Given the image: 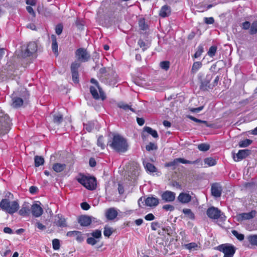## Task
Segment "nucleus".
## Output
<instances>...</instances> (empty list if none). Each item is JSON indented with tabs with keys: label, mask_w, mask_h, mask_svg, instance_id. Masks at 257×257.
Listing matches in <instances>:
<instances>
[{
	"label": "nucleus",
	"mask_w": 257,
	"mask_h": 257,
	"mask_svg": "<svg viewBox=\"0 0 257 257\" xmlns=\"http://www.w3.org/2000/svg\"><path fill=\"white\" fill-rule=\"evenodd\" d=\"M107 145L117 153H124L128 150V145L126 140L118 134H114Z\"/></svg>",
	"instance_id": "nucleus-1"
},
{
	"label": "nucleus",
	"mask_w": 257,
	"mask_h": 257,
	"mask_svg": "<svg viewBox=\"0 0 257 257\" xmlns=\"http://www.w3.org/2000/svg\"><path fill=\"white\" fill-rule=\"evenodd\" d=\"M20 207L17 200L10 201L8 199H3L0 202V208L4 211L10 214H13L17 212Z\"/></svg>",
	"instance_id": "nucleus-2"
},
{
	"label": "nucleus",
	"mask_w": 257,
	"mask_h": 257,
	"mask_svg": "<svg viewBox=\"0 0 257 257\" xmlns=\"http://www.w3.org/2000/svg\"><path fill=\"white\" fill-rule=\"evenodd\" d=\"M77 181L89 190L95 189L96 187V180L93 177H87L80 174L76 178Z\"/></svg>",
	"instance_id": "nucleus-3"
},
{
	"label": "nucleus",
	"mask_w": 257,
	"mask_h": 257,
	"mask_svg": "<svg viewBox=\"0 0 257 257\" xmlns=\"http://www.w3.org/2000/svg\"><path fill=\"white\" fill-rule=\"evenodd\" d=\"M90 82L94 85L90 87V91L93 97L96 100L101 98L102 100H104L106 97L102 89L99 85L98 81L94 78H91Z\"/></svg>",
	"instance_id": "nucleus-4"
},
{
	"label": "nucleus",
	"mask_w": 257,
	"mask_h": 257,
	"mask_svg": "<svg viewBox=\"0 0 257 257\" xmlns=\"http://www.w3.org/2000/svg\"><path fill=\"white\" fill-rule=\"evenodd\" d=\"M11 120L8 115L0 111V135L7 134L11 129Z\"/></svg>",
	"instance_id": "nucleus-5"
},
{
	"label": "nucleus",
	"mask_w": 257,
	"mask_h": 257,
	"mask_svg": "<svg viewBox=\"0 0 257 257\" xmlns=\"http://www.w3.org/2000/svg\"><path fill=\"white\" fill-rule=\"evenodd\" d=\"M200 85V89L203 91H207L209 89H212V84L210 83L212 79V75L209 74L204 76L202 73H200L198 75Z\"/></svg>",
	"instance_id": "nucleus-6"
},
{
	"label": "nucleus",
	"mask_w": 257,
	"mask_h": 257,
	"mask_svg": "<svg viewBox=\"0 0 257 257\" xmlns=\"http://www.w3.org/2000/svg\"><path fill=\"white\" fill-rule=\"evenodd\" d=\"M216 249L224 253L223 257H232L235 252V247L230 244H222L218 245Z\"/></svg>",
	"instance_id": "nucleus-7"
},
{
	"label": "nucleus",
	"mask_w": 257,
	"mask_h": 257,
	"mask_svg": "<svg viewBox=\"0 0 257 257\" xmlns=\"http://www.w3.org/2000/svg\"><path fill=\"white\" fill-rule=\"evenodd\" d=\"M206 214L208 217L213 219H218L219 218L223 219L225 218L223 213L219 209L213 206L207 209Z\"/></svg>",
	"instance_id": "nucleus-8"
},
{
	"label": "nucleus",
	"mask_w": 257,
	"mask_h": 257,
	"mask_svg": "<svg viewBox=\"0 0 257 257\" xmlns=\"http://www.w3.org/2000/svg\"><path fill=\"white\" fill-rule=\"evenodd\" d=\"M75 56L77 59V61L81 62H86L89 61L90 58L89 53L86 49L83 48H80L75 51Z\"/></svg>",
	"instance_id": "nucleus-9"
},
{
	"label": "nucleus",
	"mask_w": 257,
	"mask_h": 257,
	"mask_svg": "<svg viewBox=\"0 0 257 257\" xmlns=\"http://www.w3.org/2000/svg\"><path fill=\"white\" fill-rule=\"evenodd\" d=\"M160 197L164 202H172L175 199L176 193L171 191L166 190L161 192Z\"/></svg>",
	"instance_id": "nucleus-10"
},
{
	"label": "nucleus",
	"mask_w": 257,
	"mask_h": 257,
	"mask_svg": "<svg viewBox=\"0 0 257 257\" xmlns=\"http://www.w3.org/2000/svg\"><path fill=\"white\" fill-rule=\"evenodd\" d=\"M250 151L248 149L240 150L238 153L235 154L232 153V158L235 162H239L241 160L245 159L249 155Z\"/></svg>",
	"instance_id": "nucleus-11"
},
{
	"label": "nucleus",
	"mask_w": 257,
	"mask_h": 257,
	"mask_svg": "<svg viewBox=\"0 0 257 257\" xmlns=\"http://www.w3.org/2000/svg\"><path fill=\"white\" fill-rule=\"evenodd\" d=\"M257 214L255 210H251L248 213H242L237 214L236 218L237 221L241 222L245 220H249L254 218Z\"/></svg>",
	"instance_id": "nucleus-12"
},
{
	"label": "nucleus",
	"mask_w": 257,
	"mask_h": 257,
	"mask_svg": "<svg viewBox=\"0 0 257 257\" xmlns=\"http://www.w3.org/2000/svg\"><path fill=\"white\" fill-rule=\"evenodd\" d=\"M37 50V44L34 42H30L28 44L26 49L23 52V56L24 57H29L36 52Z\"/></svg>",
	"instance_id": "nucleus-13"
},
{
	"label": "nucleus",
	"mask_w": 257,
	"mask_h": 257,
	"mask_svg": "<svg viewBox=\"0 0 257 257\" xmlns=\"http://www.w3.org/2000/svg\"><path fill=\"white\" fill-rule=\"evenodd\" d=\"M211 191L212 196L219 197L221 196L222 191V186L219 183H213L211 186Z\"/></svg>",
	"instance_id": "nucleus-14"
},
{
	"label": "nucleus",
	"mask_w": 257,
	"mask_h": 257,
	"mask_svg": "<svg viewBox=\"0 0 257 257\" xmlns=\"http://www.w3.org/2000/svg\"><path fill=\"white\" fill-rule=\"evenodd\" d=\"M67 236L74 237L78 242H82L83 241L84 237L83 234L79 231H70L67 232L66 234Z\"/></svg>",
	"instance_id": "nucleus-15"
},
{
	"label": "nucleus",
	"mask_w": 257,
	"mask_h": 257,
	"mask_svg": "<svg viewBox=\"0 0 257 257\" xmlns=\"http://www.w3.org/2000/svg\"><path fill=\"white\" fill-rule=\"evenodd\" d=\"M31 208L32 215L36 217H40L43 213V209L39 204H34Z\"/></svg>",
	"instance_id": "nucleus-16"
},
{
	"label": "nucleus",
	"mask_w": 257,
	"mask_h": 257,
	"mask_svg": "<svg viewBox=\"0 0 257 257\" xmlns=\"http://www.w3.org/2000/svg\"><path fill=\"white\" fill-rule=\"evenodd\" d=\"M54 223L58 227H64L67 226L66 219L61 214L55 216Z\"/></svg>",
	"instance_id": "nucleus-17"
},
{
	"label": "nucleus",
	"mask_w": 257,
	"mask_h": 257,
	"mask_svg": "<svg viewBox=\"0 0 257 257\" xmlns=\"http://www.w3.org/2000/svg\"><path fill=\"white\" fill-rule=\"evenodd\" d=\"M145 203L148 206L156 207L159 203V199L154 196L148 197L145 200Z\"/></svg>",
	"instance_id": "nucleus-18"
},
{
	"label": "nucleus",
	"mask_w": 257,
	"mask_h": 257,
	"mask_svg": "<svg viewBox=\"0 0 257 257\" xmlns=\"http://www.w3.org/2000/svg\"><path fill=\"white\" fill-rule=\"evenodd\" d=\"M118 212L114 208H110L106 210L105 216L108 220L114 219L117 216Z\"/></svg>",
	"instance_id": "nucleus-19"
},
{
	"label": "nucleus",
	"mask_w": 257,
	"mask_h": 257,
	"mask_svg": "<svg viewBox=\"0 0 257 257\" xmlns=\"http://www.w3.org/2000/svg\"><path fill=\"white\" fill-rule=\"evenodd\" d=\"M191 196L186 193L181 192L178 196V200L182 204H186L191 200Z\"/></svg>",
	"instance_id": "nucleus-20"
},
{
	"label": "nucleus",
	"mask_w": 257,
	"mask_h": 257,
	"mask_svg": "<svg viewBox=\"0 0 257 257\" xmlns=\"http://www.w3.org/2000/svg\"><path fill=\"white\" fill-rule=\"evenodd\" d=\"M91 217L87 215L80 216L78 218V223L82 226H87L91 223Z\"/></svg>",
	"instance_id": "nucleus-21"
},
{
	"label": "nucleus",
	"mask_w": 257,
	"mask_h": 257,
	"mask_svg": "<svg viewBox=\"0 0 257 257\" xmlns=\"http://www.w3.org/2000/svg\"><path fill=\"white\" fill-rule=\"evenodd\" d=\"M171 14V8L167 5L163 6L159 12V15L162 18L168 17Z\"/></svg>",
	"instance_id": "nucleus-22"
},
{
	"label": "nucleus",
	"mask_w": 257,
	"mask_h": 257,
	"mask_svg": "<svg viewBox=\"0 0 257 257\" xmlns=\"http://www.w3.org/2000/svg\"><path fill=\"white\" fill-rule=\"evenodd\" d=\"M185 163V161H184V158H176L173 161L167 163L165 164V167H170L172 166H177L179 163H182L184 164Z\"/></svg>",
	"instance_id": "nucleus-23"
},
{
	"label": "nucleus",
	"mask_w": 257,
	"mask_h": 257,
	"mask_svg": "<svg viewBox=\"0 0 257 257\" xmlns=\"http://www.w3.org/2000/svg\"><path fill=\"white\" fill-rule=\"evenodd\" d=\"M30 211V207L27 203H25L22 205L21 209L19 211V214L21 216H27Z\"/></svg>",
	"instance_id": "nucleus-24"
},
{
	"label": "nucleus",
	"mask_w": 257,
	"mask_h": 257,
	"mask_svg": "<svg viewBox=\"0 0 257 257\" xmlns=\"http://www.w3.org/2000/svg\"><path fill=\"white\" fill-rule=\"evenodd\" d=\"M12 105L15 108H18L22 106L23 104V100L20 97L13 96L12 97Z\"/></svg>",
	"instance_id": "nucleus-25"
},
{
	"label": "nucleus",
	"mask_w": 257,
	"mask_h": 257,
	"mask_svg": "<svg viewBox=\"0 0 257 257\" xmlns=\"http://www.w3.org/2000/svg\"><path fill=\"white\" fill-rule=\"evenodd\" d=\"M143 165L147 171H149L151 173H155L157 172V168L153 164L144 161Z\"/></svg>",
	"instance_id": "nucleus-26"
},
{
	"label": "nucleus",
	"mask_w": 257,
	"mask_h": 257,
	"mask_svg": "<svg viewBox=\"0 0 257 257\" xmlns=\"http://www.w3.org/2000/svg\"><path fill=\"white\" fill-rule=\"evenodd\" d=\"M51 37L52 41V49L55 54L58 56V44L56 37L54 35H52Z\"/></svg>",
	"instance_id": "nucleus-27"
},
{
	"label": "nucleus",
	"mask_w": 257,
	"mask_h": 257,
	"mask_svg": "<svg viewBox=\"0 0 257 257\" xmlns=\"http://www.w3.org/2000/svg\"><path fill=\"white\" fill-rule=\"evenodd\" d=\"M66 165L61 163H55L53 166V169L55 172L59 173L63 171L66 168Z\"/></svg>",
	"instance_id": "nucleus-28"
},
{
	"label": "nucleus",
	"mask_w": 257,
	"mask_h": 257,
	"mask_svg": "<svg viewBox=\"0 0 257 257\" xmlns=\"http://www.w3.org/2000/svg\"><path fill=\"white\" fill-rule=\"evenodd\" d=\"M184 246L185 249L189 250L190 251L196 250L198 248V246L196 242H191L185 244Z\"/></svg>",
	"instance_id": "nucleus-29"
},
{
	"label": "nucleus",
	"mask_w": 257,
	"mask_h": 257,
	"mask_svg": "<svg viewBox=\"0 0 257 257\" xmlns=\"http://www.w3.org/2000/svg\"><path fill=\"white\" fill-rule=\"evenodd\" d=\"M247 239L251 245L257 246V234L249 235Z\"/></svg>",
	"instance_id": "nucleus-30"
},
{
	"label": "nucleus",
	"mask_w": 257,
	"mask_h": 257,
	"mask_svg": "<svg viewBox=\"0 0 257 257\" xmlns=\"http://www.w3.org/2000/svg\"><path fill=\"white\" fill-rule=\"evenodd\" d=\"M144 130L145 132L151 135L154 138H157L159 137L157 131L155 130L152 129L150 127L145 126L144 128Z\"/></svg>",
	"instance_id": "nucleus-31"
},
{
	"label": "nucleus",
	"mask_w": 257,
	"mask_h": 257,
	"mask_svg": "<svg viewBox=\"0 0 257 257\" xmlns=\"http://www.w3.org/2000/svg\"><path fill=\"white\" fill-rule=\"evenodd\" d=\"M202 66V64L201 62L197 61L194 62L192 67L191 72L193 74L196 73L198 70L201 68Z\"/></svg>",
	"instance_id": "nucleus-32"
},
{
	"label": "nucleus",
	"mask_w": 257,
	"mask_h": 257,
	"mask_svg": "<svg viewBox=\"0 0 257 257\" xmlns=\"http://www.w3.org/2000/svg\"><path fill=\"white\" fill-rule=\"evenodd\" d=\"M63 120V115L60 113H58L53 115V121L54 123H56L57 125L60 124L62 122Z\"/></svg>",
	"instance_id": "nucleus-33"
},
{
	"label": "nucleus",
	"mask_w": 257,
	"mask_h": 257,
	"mask_svg": "<svg viewBox=\"0 0 257 257\" xmlns=\"http://www.w3.org/2000/svg\"><path fill=\"white\" fill-rule=\"evenodd\" d=\"M35 160V166L36 167H38L41 165H42L44 163V159L41 156H36L34 158Z\"/></svg>",
	"instance_id": "nucleus-34"
},
{
	"label": "nucleus",
	"mask_w": 257,
	"mask_h": 257,
	"mask_svg": "<svg viewBox=\"0 0 257 257\" xmlns=\"http://www.w3.org/2000/svg\"><path fill=\"white\" fill-rule=\"evenodd\" d=\"M204 162L208 166H213L216 164V160L212 157L205 158Z\"/></svg>",
	"instance_id": "nucleus-35"
},
{
	"label": "nucleus",
	"mask_w": 257,
	"mask_h": 257,
	"mask_svg": "<svg viewBox=\"0 0 257 257\" xmlns=\"http://www.w3.org/2000/svg\"><path fill=\"white\" fill-rule=\"evenodd\" d=\"M183 212L188 218L192 220L195 219V215L190 209H183Z\"/></svg>",
	"instance_id": "nucleus-36"
},
{
	"label": "nucleus",
	"mask_w": 257,
	"mask_h": 257,
	"mask_svg": "<svg viewBox=\"0 0 257 257\" xmlns=\"http://www.w3.org/2000/svg\"><path fill=\"white\" fill-rule=\"evenodd\" d=\"M117 106L118 107H119L121 109H123V110H124L125 111L130 109L134 112H135V110L133 108L131 107V106L128 105L127 104H125L123 102L118 103L117 104Z\"/></svg>",
	"instance_id": "nucleus-37"
},
{
	"label": "nucleus",
	"mask_w": 257,
	"mask_h": 257,
	"mask_svg": "<svg viewBox=\"0 0 257 257\" xmlns=\"http://www.w3.org/2000/svg\"><path fill=\"white\" fill-rule=\"evenodd\" d=\"M252 142V141L249 139H245L243 141H241L239 142L238 145L240 148L247 147L250 145Z\"/></svg>",
	"instance_id": "nucleus-38"
},
{
	"label": "nucleus",
	"mask_w": 257,
	"mask_h": 257,
	"mask_svg": "<svg viewBox=\"0 0 257 257\" xmlns=\"http://www.w3.org/2000/svg\"><path fill=\"white\" fill-rule=\"evenodd\" d=\"M80 63L78 61L76 60L72 62L70 67L71 72L78 71V69L80 67Z\"/></svg>",
	"instance_id": "nucleus-39"
},
{
	"label": "nucleus",
	"mask_w": 257,
	"mask_h": 257,
	"mask_svg": "<svg viewBox=\"0 0 257 257\" xmlns=\"http://www.w3.org/2000/svg\"><path fill=\"white\" fill-rule=\"evenodd\" d=\"M257 33V21H254L250 25L249 34L253 35Z\"/></svg>",
	"instance_id": "nucleus-40"
},
{
	"label": "nucleus",
	"mask_w": 257,
	"mask_h": 257,
	"mask_svg": "<svg viewBox=\"0 0 257 257\" xmlns=\"http://www.w3.org/2000/svg\"><path fill=\"white\" fill-rule=\"evenodd\" d=\"M90 234L92 235L93 237L99 240L102 236L101 231L99 229L95 230L92 231Z\"/></svg>",
	"instance_id": "nucleus-41"
},
{
	"label": "nucleus",
	"mask_w": 257,
	"mask_h": 257,
	"mask_svg": "<svg viewBox=\"0 0 257 257\" xmlns=\"http://www.w3.org/2000/svg\"><path fill=\"white\" fill-rule=\"evenodd\" d=\"M113 233L112 228L105 226L104 228L103 234L105 236L109 237Z\"/></svg>",
	"instance_id": "nucleus-42"
},
{
	"label": "nucleus",
	"mask_w": 257,
	"mask_h": 257,
	"mask_svg": "<svg viewBox=\"0 0 257 257\" xmlns=\"http://www.w3.org/2000/svg\"><path fill=\"white\" fill-rule=\"evenodd\" d=\"M138 44L140 47L142 49L143 51H145L147 50L149 47V45L146 43L143 40L140 39L138 42Z\"/></svg>",
	"instance_id": "nucleus-43"
},
{
	"label": "nucleus",
	"mask_w": 257,
	"mask_h": 257,
	"mask_svg": "<svg viewBox=\"0 0 257 257\" xmlns=\"http://www.w3.org/2000/svg\"><path fill=\"white\" fill-rule=\"evenodd\" d=\"M184 161H185V163H184V164H194V165H197L198 166L202 165L201 159L200 158L197 159L196 160L193 161H190L184 159Z\"/></svg>",
	"instance_id": "nucleus-44"
},
{
	"label": "nucleus",
	"mask_w": 257,
	"mask_h": 257,
	"mask_svg": "<svg viewBox=\"0 0 257 257\" xmlns=\"http://www.w3.org/2000/svg\"><path fill=\"white\" fill-rule=\"evenodd\" d=\"M94 122H89L87 123L84 124V128L88 132H91L94 128Z\"/></svg>",
	"instance_id": "nucleus-45"
},
{
	"label": "nucleus",
	"mask_w": 257,
	"mask_h": 257,
	"mask_svg": "<svg viewBox=\"0 0 257 257\" xmlns=\"http://www.w3.org/2000/svg\"><path fill=\"white\" fill-rule=\"evenodd\" d=\"M203 51H204V49H203V46L200 45L197 47V50L196 52H195V53L194 54V57L195 58H198L199 57H200L201 55V54H202Z\"/></svg>",
	"instance_id": "nucleus-46"
},
{
	"label": "nucleus",
	"mask_w": 257,
	"mask_h": 257,
	"mask_svg": "<svg viewBox=\"0 0 257 257\" xmlns=\"http://www.w3.org/2000/svg\"><path fill=\"white\" fill-rule=\"evenodd\" d=\"M216 51H217V47L216 46H212L209 48V49L207 52V54L210 57H213V56H215Z\"/></svg>",
	"instance_id": "nucleus-47"
},
{
	"label": "nucleus",
	"mask_w": 257,
	"mask_h": 257,
	"mask_svg": "<svg viewBox=\"0 0 257 257\" xmlns=\"http://www.w3.org/2000/svg\"><path fill=\"white\" fill-rule=\"evenodd\" d=\"M97 146L100 147L102 149H104L105 148V144L104 143V138L102 136H100L98 138Z\"/></svg>",
	"instance_id": "nucleus-48"
},
{
	"label": "nucleus",
	"mask_w": 257,
	"mask_h": 257,
	"mask_svg": "<svg viewBox=\"0 0 257 257\" xmlns=\"http://www.w3.org/2000/svg\"><path fill=\"white\" fill-rule=\"evenodd\" d=\"M232 234L235 236L239 240L241 241L244 239V236L243 234L239 233L237 231L233 230L231 231Z\"/></svg>",
	"instance_id": "nucleus-49"
},
{
	"label": "nucleus",
	"mask_w": 257,
	"mask_h": 257,
	"mask_svg": "<svg viewBox=\"0 0 257 257\" xmlns=\"http://www.w3.org/2000/svg\"><path fill=\"white\" fill-rule=\"evenodd\" d=\"M198 148L201 151H207L210 149V146L207 144L202 143L198 145Z\"/></svg>",
	"instance_id": "nucleus-50"
},
{
	"label": "nucleus",
	"mask_w": 257,
	"mask_h": 257,
	"mask_svg": "<svg viewBox=\"0 0 257 257\" xmlns=\"http://www.w3.org/2000/svg\"><path fill=\"white\" fill-rule=\"evenodd\" d=\"M53 248L54 250H58L60 248V241L58 239H54L52 240Z\"/></svg>",
	"instance_id": "nucleus-51"
},
{
	"label": "nucleus",
	"mask_w": 257,
	"mask_h": 257,
	"mask_svg": "<svg viewBox=\"0 0 257 257\" xmlns=\"http://www.w3.org/2000/svg\"><path fill=\"white\" fill-rule=\"evenodd\" d=\"M160 67L165 70H168L170 67V62L168 61H164L160 63Z\"/></svg>",
	"instance_id": "nucleus-52"
},
{
	"label": "nucleus",
	"mask_w": 257,
	"mask_h": 257,
	"mask_svg": "<svg viewBox=\"0 0 257 257\" xmlns=\"http://www.w3.org/2000/svg\"><path fill=\"white\" fill-rule=\"evenodd\" d=\"M71 73L73 81L75 83H78L79 82L78 71L71 72Z\"/></svg>",
	"instance_id": "nucleus-53"
},
{
	"label": "nucleus",
	"mask_w": 257,
	"mask_h": 257,
	"mask_svg": "<svg viewBox=\"0 0 257 257\" xmlns=\"http://www.w3.org/2000/svg\"><path fill=\"white\" fill-rule=\"evenodd\" d=\"M146 149L148 151H151L152 150H155L157 149V146L156 144L153 143H150L148 145H147L146 147Z\"/></svg>",
	"instance_id": "nucleus-54"
},
{
	"label": "nucleus",
	"mask_w": 257,
	"mask_h": 257,
	"mask_svg": "<svg viewBox=\"0 0 257 257\" xmlns=\"http://www.w3.org/2000/svg\"><path fill=\"white\" fill-rule=\"evenodd\" d=\"M98 241V240H97L96 239L94 238L93 237H88L86 239V242L87 244L94 245L96 244Z\"/></svg>",
	"instance_id": "nucleus-55"
},
{
	"label": "nucleus",
	"mask_w": 257,
	"mask_h": 257,
	"mask_svg": "<svg viewBox=\"0 0 257 257\" xmlns=\"http://www.w3.org/2000/svg\"><path fill=\"white\" fill-rule=\"evenodd\" d=\"M204 22L207 25L213 24L214 23V19L213 17L204 18Z\"/></svg>",
	"instance_id": "nucleus-56"
},
{
	"label": "nucleus",
	"mask_w": 257,
	"mask_h": 257,
	"mask_svg": "<svg viewBox=\"0 0 257 257\" xmlns=\"http://www.w3.org/2000/svg\"><path fill=\"white\" fill-rule=\"evenodd\" d=\"M139 27L142 30H145L147 28V26L145 24V21L144 19H141L139 22Z\"/></svg>",
	"instance_id": "nucleus-57"
},
{
	"label": "nucleus",
	"mask_w": 257,
	"mask_h": 257,
	"mask_svg": "<svg viewBox=\"0 0 257 257\" xmlns=\"http://www.w3.org/2000/svg\"><path fill=\"white\" fill-rule=\"evenodd\" d=\"M63 26L61 24H58L55 28V32L58 35H60L63 31Z\"/></svg>",
	"instance_id": "nucleus-58"
},
{
	"label": "nucleus",
	"mask_w": 257,
	"mask_h": 257,
	"mask_svg": "<svg viewBox=\"0 0 257 257\" xmlns=\"http://www.w3.org/2000/svg\"><path fill=\"white\" fill-rule=\"evenodd\" d=\"M188 118H190L191 120L196 122H198V123H204V124H207V122L205 120H201L200 119H197L196 118H195V117L194 116H192L191 115H189L188 116Z\"/></svg>",
	"instance_id": "nucleus-59"
},
{
	"label": "nucleus",
	"mask_w": 257,
	"mask_h": 257,
	"mask_svg": "<svg viewBox=\"0 0 257 257\" xmlns=\"http://www.w3.org/2000/svg\"><path fill=\"white\" fill-rule=\"evenodd\" d=\"M163 209L166 211H172L175 209L174 207L171 204H166L163 206Z\"/></svg>",
	"instance_id": "nucleus-60"
},
{
	"label": "nucleus",
	"mask_w": 257,
	"mask_h": 257,
	"mask_svg": "<svg viewBox=\"0 0 257 257\" xmlns=\"http://www.w3.org/2000/svg\"><path fill=\"white\" fill-rule=\"evenodd\" d=\"M27 12L31 14L33 17H36V13L33 10V9L30 6L26 7Z\"/></svg>",
	"instance_id": "nucleus-61"
},
{
	"label": "nucleus",
	"mask_w": 257,
	"mask_h": 257,
	"mask_svg": "<svg viewBox=\"0 0 257 257\" xmlns=\"http://www.w3.org/2000/svg\"><path fill=\"white\" fill-rule=\"evenodd\" d=\"M160 227V224L158 222H153L151 223V229L153 230H157Z\"/></svg>",
	"instance_id": "nucleus-62"
},
{
	"label": "nucleus",
	"mask_w": 257,
	"mask_h": 257,
	"mask_svg": "<svg viewBox=\"0 0 257 257\" xmlns=\"http://www.w3.org/2000/svg\"><path fill=\"white\" fill-rule=\"evenodd\" d=\"M250 27V23L248 21H245L242 24V28L244 30H248Z\"/></svg>",
	"instance_id": "nucleus-63"
},
{
	"label": "nucleus",
	"mask_w": 257,
	"mask_h": 257,
	"mask_svg": "<svg viewBox=\"0 0 257 257\" xmlns=\"http://www.w3.org/2000/svg\"><path fill=\"white\" fill-rule=\"evenodd\" d=\"M145 219L147 220L151 221L155 219V216L152 213H150L145 216Z\"/></svg>",
	"instance_id": "nucleus-64"
}]
</instances>
